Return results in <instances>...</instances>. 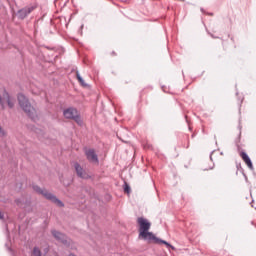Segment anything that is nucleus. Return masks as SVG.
I'll return each instance as SVG.
<instances>
[{"label": "nucleus", "mask_w": 256, "mask_h": 256, "mask_svg": "<svg viewBox=\"0 0 256 256\" xmlns=\"http://www.w3.org/2000/svg\"><path fill=\"white\" fill-rule=\"evenodd\" d=\"M78 113L79 112H77V109H75V108H68L63 111V115H64L65 119H73L76 117V115Z\"/></svg>", "instance_id": "0eeeda50"}, {"label": "nucleus", "mask_w": 256, "mask_h": 256, "mask_svg": "<svg viewBox=\"0 0 256 256\" xmlns=\"http://www.w3.org/2000/svg\"><path fill=\"white\" fill-rule=\"evenodd\" d=\"M18 103L21 109H23V111L28 115V117H30V119H32L33 121L37 119V110L33 108V106H31V103H29V99H27L25 95H18Z\"/></svg>", "instance_id": "f03ea898"}, {"label": "nucleus", "mask_w": 256, "mask_h": 256, "mask_svg": "<svg viewBox=\"0 0 256 256\" xmlns=\"http://www.w3.org/2000/svg\"><path fill=\"white\" fill-rule=\"evenodd\" d=\"M139 225V238L144 239V241H154V243H163L168 249H175L171 244L165 240H161L153 235L152 232H149L151 229V222L146 218L140 217L137 219Z\"/></svg>", "instance_id": "f257e3e1"}, {"label": "nucleus", "mask_w": 256, "mask_h": 256, "mask_svg": "<svg viewBox=\"0 0 256 256\" xmlns=\"http://www.w3.org/2000/svg\"><path fill=\"white\" fill-rule=\"evenodd\" d=\"M85 155L87 157V160L90 162V163H99V157L97 156V153H95V150L94 149H88L85 151Z\"/></svg>", "instance_id": "20e7f679"}, {"label": "nucleus", "mask_w": 256, "mask_h": 256, "mask_svg": "<svg viewBox=\"0 0 256 256\" xmlns=\"http://www.w3.org/2000/svg\"><path fill=\"white\" fill-rule=\"evenodd\" d=\"M32 256H41V250H39L37 247L33 249Z\"/></svg>", "instance_id": "ddd939ff"}, {"label": "nucleus", "mask_w": 256, "mask_h": 256, "mask_svg": "<svg viewBox=\"0 0 256 256\" xmlns=\"http://www.w3.org/2000/svg\"><path fill=\"white\" fill-rule=\"evenodd\" d=\"M69 256H75V254H70Z\"/></svg>", "instance_id": "a211bd4d"}, {"label": "nucleus", "mask_w": 256, "mask_h": 256, "mask_svg": "<svg viewBox=\"0 0 256 256\" xmlns=\"http://www.w3.org/2000/svg\"><path fill=\"white\" fill-rule=\"evenodd\" d=\"M2 101L4 102V105H5V102H6L10 109H13V107H15V98L10 97L9 93H7V91L3 92Z\"/></svg>", "instance_id": "39448f33"}, {"label": "nucleus", "mask_w": 256, "mask_h": 256, "mask_svg": "<svg viewBox=\"0 0 256 256\" xmlns=\"http://www.w3.org/2000/svg\"><path fill=\"white\" fill-rule=\"evenodd\" d=\"M240 157H242L243 161L246 163L247 167L253 171V162H251V158L245 152L240 153Z\"/></svg>", "instance_id": "6e6552de"}, {"label": "nucleus", "mask_w": 256, "mask_h": 256, "mask_svg": "<svg viewBox=\"0 0 256 256\" xmlns=\"http://www.w3.org/2000/svg\"><path fill=\"white\" fill-rule=\"evenodd\" d=\"M31 11H33V7L24 8V9L19 10L17 15H18L19 19H25V17H27V15H29V13H31Z\"/></svg>", "instance_id": "9d476101"}, {"label": "nucleus", "mask_w": 256, "mask_h": 256, "mask_svg": "<svg viewBox=\"0 0 256 256\" xmlns=\"http://www.w3.org/2000/svg\"><path fill=\"white\" fill-rule=\"evenodd\" d=\"M73 119L78 125H83V120L81 119V116H79V113Z\"/></svg>", "instance_id": "f8f14e48"}, {"label": "nucleus", "mask_w": 256, "mask_h": 256, "mask_svg": "<svg viewBox=\"0 0 256 256\" xmlns=\"http://www.w3.org/2000/svg\"><path fill=\"white\" fill-rule=\"evenodd\" d=\"M52 235L55 237V239H57V241H60L61 243H67L65 234L58 232L57 230H53Z\"/></svg>", "instance_id": "1a4fd4ad"}, {"label": "nucleus", "mask_w": 256, "mask_h": 256, "mask_svg": "<svg viewBox=\"0 0 256 256\" xmlns=\"http://www.w3.org/2000/svg\"><path fill=\"white\" fill-rule=\"evenodd\" d=\"M0 105L3 109H5V102L3 101V94H2V97L0 96Z\"/></svg>", "instance_id": "2eb2a0df"}, {"label": "nucleus", "mask_w": 256, "mask_h": 256, "mask_svg": "<svg viewBox=\"0 0 256 256\" xmlns=\"http://www.w3.org/2000/svg\"><path fill=\"white\" fill-rule=\"evenodd\" d=\"M0 219H3V213L0 212Z\"/></svg>", "instance_id": "f3484780"}, {"label": "nucleus", "mask_w": 256, "mask_h": 256, "mask_svg": "<svg viewBox=\"0 0 256 256\" xmlns=\"http://www.w3.org/2000/svg\"><path fill=\"white\" fill-rule=\"evenodd\" d=\"M74 168L78 177H80L81 179H89V175L85 173V170L83 169V167H81V165H79V163H75Z\"/></svg>", "instance_id": "423d86ee"}, {"label": "nucleus", "mask_w": 256, "mask_h": 256, "mask_svg": "<svg viewBox=\"0 0 256 256\" xmlns=\"http://www.w3.org/2000/svg\"><path fill=\"white\" fill-rule=\"evenodd\" d=\"M76 77L79 81V83L82 85V87H87V83H85V80L81 77V74L79 72L76 73Z\"/></svg>", "instance_id": "9b49d317"}, {"label": "nucleus", "mask_w": 256, "mask_h": 256, "mask_svg": "<svg viewBox=\"0 0 256 256\" xmlns=\"http://www.w3.org/2000/svg\"><path fill=\"white\" fill-rule=\"evenodd\" d=\"M33 189L34 191H36V193H40V195H43V197L48 199V201L55 203V205H57L58 207H63V202L59 200L57 197H55V195H53L49 191L41 189L39 186H33Z\"/></svg>", "instance_id": "7ed1b4c3"}, {"label": "nucleus", "mask_w": 256, "mask_h": 256, "mask_svg": "<svg viewBox=\"0 0 256 256\" xmlns=\"http://www.w3.org/2000/svg\"><path fill=\"white\" fill-rule=\"evenodd\" d=\"M124 191L125 193H131V187L129 186V184L127 183L124 184Z\"/></svg>", "instance_id": "4468645a"}, {"label": "nucleus", "mask_w": 256, "mask_h": 256, "mask_svg": "<svg viewBox=\"0 0 256 256\" xmlns=\"http://www.w3.org/2000/svg\"><path fill=\"white\" fill-rule=\"evenodd\" d=\"M6 133L5 130H3V128H1L0 126V137H5Z\"/></svg>", "instance_id": "dca6fc26"}]
</instances>
